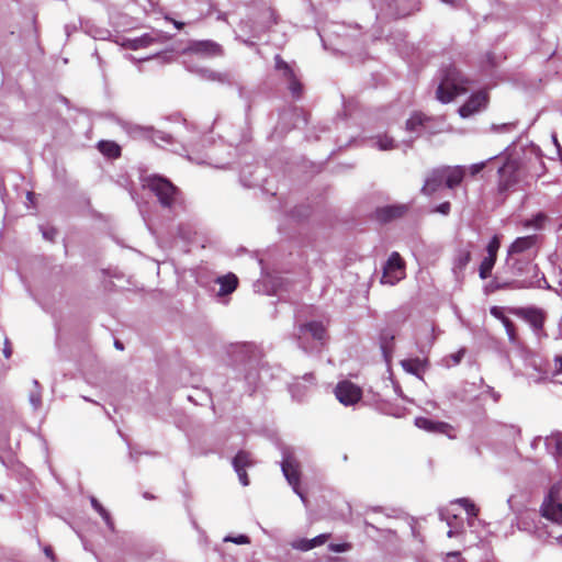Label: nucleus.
<instances>
[{
    "label": "nucleus",
    "mask_w": 562,
    "mask_h": 562,
    "mask_svg": "<svg viewBox=\"0 0 562 562\" xmlns=\"http://www.w3.org/2000/svg\"><path fill=\"white\" fill-rule=\"evenodd\" d=\"M470 81L454 66L442 70L441 79L436 90V98L441 103H449L456 97L464 94L469 90Z\"/></svg>",
    "instance_id": "nucleus-1"
},
{
    "label": "nucleus",
    "mask_w": 562,
    "mask_h": 562,
    "mask_svg": "<svg viewBox=\"0 0 562 562\" xmlns=\"http://www.w3.org/2000/svg\"><path fill=\"white\" fill-rule=\"evenodd\" d=\"M143 187L149 189L164 207H173L180 203L179 190L166 178L148 176L143 178Z\"/></svg>",
    "instance_id": "nucleus-2"
},
{
    "label": "nucleus",
    "mask_w": 562,
    "mask_h": 562,
    "mask_svg": "<svg viewBox=\"0 0 562 562\" xmlns=\"http://www.w3.org/2000/svg\"><path fill=\"white\" fill-rule=\"evenodd\" d=\"M543 518L562 526V484L554 483L546 494L540 506Z\"/></svg>",
    "instance_id": "nucleus-3"
},
{
    "label": "nucleus",
    "mask_w": 562,
    "mask_h": 562,
    "mask_svg": "<svg viewBox=\"0 0 562 562\" xmlns=\"http://www.w3.org/2000/svg\"><path fill=\"white\" fill-rule=\"evenodd\" d=\"M325 326L319 322H311L299 327V344L305 351H312L324 344Z\"/></svg>",
    "instance_id": "nucleus-4"
},
{
    "label": "nucleus",
    "mask_w": 562,
    "mask_h": 562,
    "mask_svg": "<svg viewBox=\"0 0 562 562\" xmlns=\"http://www.w3.org/2000/svg\"><path fill=\"white\" fill-rule=\"evenodd\" d=\"M281 469L288 483L292 486L294 493L301 498L302 503L306 506L307 499L303 492L300 490V470L299 462L293 452L285 450L281 462Z\"/></svg>",
    "instance_id": "nucleus-5"
},
{
    "label": "nucleus",
    "mask_w": 562,
    "mask_h": 562,
    "mask_svg": "<svg viewBox=\"0 0 562 562\" xmlns=\"http://www.w3.org/2000/svg\"><path fill=\"white\" fill-rule=\"evenodd\" d=\"M405 277V266L398 252H392L383 267L381 282L394 285Z\"/></svg>",
    "instance_id": "nucleus-6"
},
{
    "label": "nucleus",
    "mask_w": 562,
    "mask_h": 562,
    "mask_svg": "<svg viewBox=\"0 0 562 562\" xmlns=\"http://www.w3.org/2000/svg\"><path fill=\"white\" fill-rule=\"evenodd\" d=\"M336 398L345 406L357 404L362 397V390L355 383L344 380L334 390Z\"/></svg>",
    "instance_id": "nucleus-7"
},
{
    "label": "nucleus",
    "mask_w": 562,
    "mask_h": 562,
    "mask_svg": "<svg viewBox=\"0 0 562 562\" xmlns=\"http://www.w3.org/2000/svg\"><path fill=\"white\" fill-rule=\"evenodd\" d=\"M406 130L411 133L422 134V133H428V134H435L437 132H441L442 128L436 127V122L434 119L424 115L423 113H414L412 116L406 121Z\"/></svg>",
    "instance_id": "nucleus-8"
},
{
    "label": "nucleus",
    "mask_w": 562,
    "mask_h": 562,
    "mask_svg": "<svg viewBox=\"0 0 562 562\" xmlns=\"http://www.w3.org/2000/svg\"><path fill=\"white\" fill-rule=\"evenodd\" d=\"M519 168L517 162L508 160L499 168V189L502 191L513 188L519 182Z\"/></svg>",
    "instance_id": "nucleus-9"
},
{
    "label": "nucleus",
    "mask_w": 562,
    "mask_h": 562,
    "mask_svg": "<svg viewBox=\"0 0 562 562\" xmlns=\"http://www.w3.org/2000/svg\"><path fill=\"white\" fill-rule=\"evenodd\" d=\"M513 312L514 314L526 321L537 335H539V333L542 330L546 316L541 310L530 307L516 308Z\"/></svg>",
    "instance_id": "nucleus-10"
},
{
    "label": "nucleus",
    "mask_w": 562,
    "mask_h": 562,
    "mask_svg": "<svg viewBox=\"0 0 562 562\" xmlns=\"http://www.w3.org/2000/svg\"><path fill=\"white\" fill-rule=\"evenodd\" d=\"M487 101L488 98L486 92L479 91L473 93L470 99L459 109L460 116L465 119L475 114L486 106Z\"/></svg>",
    "instance_id": "nucleus-11"
},
{
    "label": "nucleus",
    "mask_w": 562,
    "mask_h": 562,
    "mask_svg": "<svg viewBox=\"0 0 562 562\" xmlns=\"http://www.w3.org/2000/svg\"><path fill=\"white\" fill-rule=\"evenodd\" d=\"M189 54H194L204 57H213L222 54L221 46L212 41L194 42L187 50Z\"/></svg>",
    "instance_id": "nucleus-12"
},
{
    "label": "nucleus",
    "mask_w": 562,
    "mask_h": 562,
    "mask_svg": "<svg viewBox=\"0 0 562 562\" xmlns=\"http://www.w3.org/2000/svg\"><path fill=\"white\" fill-rule=\"evenodd\" d=\"M276 68L282 71L283 76L289 81V89L293 97L299 98L302 92V86L295 78L291 67L284 60H282L280 56H276Z\"/></svg>",
    "instance_id": "nucleus-13"
},
{
    "label": "nucleus",
    "mask_w": 562,
    "mask_h": 562,
    "mask_svg": "<svg viewBox=\"0 0 562 562\" xmlns=\"http://www.w3.org/2000/svg\"><path fill=\"white\" fill-rule=\"evenodd\" d=\"M415 425L424 429L428 432H435V434H446L448 436L450 435V431L452 430V427L443 422H435L426 417H417L415 419Z\"/></svg>",
    "instance_id": "nucleus-14"
},
{
    "label": "nucleus",
    "mask_w": 562,
    "mask_h": 562,
    "mask_svg": "<svg viewBox=\"0 0 562 562\" xmlns=\"http://www.w3.org/2000/svg\"><path fill=\"white\" fill-rule=\"evenodd\" d=\"M440 169L445 184L449 189H453L454 187L459 186L465 175V170L461 166L441 167Z\"/></svg>",
    "instance_id": "nucleus-15"
},
{
    "label": "nucleus",
    "mask_w": 562,
    "mask_h": 562,
    "mask_svg": "<svg viewBox=\"0 0 562 562\" xmlns=\"http://www.w3.org/2000/svg\"><path fill=\"white\" fill-rule=\"evenodd\" d=\"M539 237L537 235H529L516 238L508 248V256L515 254L526 252L538 244Z\"/></svg>",
    "instance_id": "nucleus-16"
},
{
    "label": "nucleus",
    "mask_w": 562,
    "mask_h": 562,
    "mask_svg": "<svg viewBox=\"0 0 562 562\" xmlns=\"http://www.w3.org/2000/svg\"><path fill=\"white\" fill-rule=\"evenodd\" d=\"M471 260V251L469 249H459L453 258L452 272L459 280L463 277V271Z\"/></svg>",
    "instance_id": "nucleus-17"
},
{
    "label": "nucleus",
    "mask_w": 562,
    "mask_h": 562,
    "mask_svg": "<svg viewBox=\"0 0 562 562\" xmlns=\"http://www.w3.org/2000/svg\"><path fill=\"white\" fill-rule=\"evenodd\" d=\"M445 183L441 169H434L425 180L424 187L422 188L423 193L431 195Z\"/></svg>",
    "instance_id": "nucleus-18"
},
{
    "label": "nucleus",
    "mask_w": 562,
    "mask_h": 562,
    "mask_svg": "<svg viewBox=\"0 0 562 562\" xmlns=\"http://www.w3.org/2000/svg\"><path fill=\"white\" fill-rule=\"evenodd\" d=\"M490 313L495 318L499 319L505 327L508 339L512 342L516 341V331L513 322L505 315L504 310L499 306H492Z\"/></svg>",
    "instance_id": "nucleus-19"
},
{
    "label": "nucleus",
    "mask_w": 562,
    "mask_h": 562,
    "mask_svg": "<svg viewBox=\"0 0 562 562\" xmlns=\"http://www.w3.org/2000/svg\"><path fill=\"white\" fill-rule=\"evenodd\" d=\"M216 283L220 285L217 295L224 296L235 291L238 284V279L234 273H228L216 279Z\"/></svg>",
    "instance_id": "nucleus-20"
},
{
    "label": "nucleus",
    "mask_w": 562,
    "mask_h": 562,
    "mask_svg": "<svg viewBox=\"0 0 562 562\" xmlns=\"http://www.w3.org/2000/svg\"><path fill=\"white\" fill-rule=\"evenodd\" d=\"M162 38H165V36L159 32L144 34L139 37L130 40V47L132 49L144 48L151 45L155 42H161Z\"/></svg>",
    "instance_id": "nucleus-21"
},
{
    "label": "nucleus",
    "mask_w": 562,
    "mask_h": 562,
    "mask_svg": "<svg viewBox=\"0 0 562 562\" xmlns=\"http://www.w3.org/2000/svg\"><path fill=\"white\" fill-rule=\"evenodd\" d=\"M315 383V378L312 373L305 374L304 376L296 379L290 386V391L292 396L295 398H301L303 393L301 392V387L306 389V384L313 385Z\"/></svg>",
    "instance_id": "nucleus-22"
},
{
    "label": "nucleus",
    "mask_w": 562,
    "mask_h": 562,
    "mask_svg": "<svg viewBox=\"0 0 562 562\" xmlns=\"http://www.w3.org/2000/svg\"><path fill=\"white\" fill-rule=\"evenodd\" d=\"M370 142L371 146L379 150H392L396 147L395 140L386 134H378Z\"/></svg>",
    "instance_id": "nucleus-23"
},
{
    "label": "nucleus",
    "mask_w": 562,
    "mask_h": 562,
    "mask_svg": "<svg viewBox=\"0 0 562 562\" xmlns=\"http://www.w3.org/2000/svg\"><path fill=\"white\" fill-rule=\"evenodd\" d=\"M406 212L405 205H390L378 210V216L382 221L400 217Z\"/></svg>",
    "instance_id": "nucleus-24"
},
{
    "label": "nucleus",
    "mask_w": 562,
    "mask_h": 562,
    "mask_svg": "<svg viewBox=\"0 0 562 562\" xmlns=\"http://www.w3.org/2000/svg\"><path fill=\"white\" fill-rule=\"evenodd\" d=\"M402 368L412 374L418 375L425 367V361L416 358V359H404L401 361Z\"/></svg>",
    "instance_id": "nucleus-25"
},
{
    "label": "nucleus",
    "mask_w": 562,
    "mask_h": 562,
    "mask_svg": "<svg viewBox=\"0 0 562 562\" xmlns=\"http://www.w3.org/2000/svg\"><path fill=\"white\" fill-rule=\"evenodd\" d=\"M495 261H496V256H493V255L487 254L483 258V260L480 265V268H479V274L482 280H485L491 276V272L494 268Z\"/></svg>",
    "instance_id": "nucleus-26"
},
{
    "label": "nucleus",
    "mask_w": 562,
    "mask_h": 562,
    "mask_svg": "<svg viewBox=\"0 0 562 562\" xmlns=\"http://www.w3.org/2000/svg\"><path fill=\"white\" fill-rule=\"evenodd\" d=\"M548 217L544 213H537L531 218L525 220L522 222V226L525 228H533L536 231H541L544 227Z\"/></svg>",
    "instance_id": "nucleus-27"
},
{
    "label": "nucleus",
    "mask_w": 562,
    "mask_h": 562,
    "mask_svg": "<svg viewBox=\"0 0 562 562\" xmlns=\"http://www.w3.org/2000/svg\"><path fill=\"white\" fill-rule=\"evenodd\" d=\"M90 502H91L92 507L95 509V512H98L99 515L102 517V519L104 520V522L109 527V529L113 530L114 524L110 516V513L98 502V499L95 497H93V496L90 497Z\"/></svg>",
    "instance_id": "nucleus-28"
},
{
    "label": "nucleus",
    "mask_w": 562,
    "mask_h": 562,
    "mask_svg": "<svg viewBox=\"0 0 562 562\" xmlns=\"http://www.w3.org/2000/svg\"><path fill=\"white\" fill-rule=\"evenodd\" d=\"M34 390L29 394L30 404L34 409H38L42 406V389L37 380H33Z\"/></svg>",
    "instance_id": "nucleus-29"
},
{
    "label": "nucleus",
    "mask_w": 562,
    "mask_h": 562,
    "mask_svg": "<svg viewBox=\"0 0 562 562\" xmlns=\"http://www.w3.org/2000/svg\"><path fill=\"white\" fill-rule=\"evenodd\" d=\"M100 151L111 158H115L120 156V147L113 142H100L98 145Z\"/></svg>",
    "instance_id": "nucleus-30"
},
{
    "label": "nucleus",
    "mask_w": 562,
    "mask_h": 562,
    "mask_svg": "<svg viewBox=\"0 0 562 562\" xmlns=\"http://www.w3.org/2000/svg\"><path fill=\"white\" fill-rule=\"evenodd\" d=\"M252 464L250 454L245 451H239L236 457L233 459L234 469H244Z\"/></svg>",
    "instance_id": "nucleus-31"
},
{
    "label": "nucleus",
    "mask_w": 562,
    "mask_h": 562,
    "mask_svg": "<svg viewBox=\"0 0 562 562\" xmlns=\"http://www.w3.org/2000/svg\"><path fill=\"white\" fill-rule=\"evenodd\" d=\"M547 446L554 449L559 458H562V434L558 432L547 438Z\"/></svg>",
    "instance_id": "nucleus-32"
},
{
    "label": "nucleus",
    "mask_w": 562,
    "mask_h": 562,
    "mask_svg": "<svg viewBox=\"0 0 562 562\" xmlns=\"http://www.w3.org/2000/svg\"><path fill=\"white\" fill-rule=\"evenodd\" d=\"M467 512L469 516V524L472 525V519L477 516L479 509L468 498H459L457 501Z\"/></svg>",
    "instance_id": "nucleus-33"
},
{
    "label": "nucleus",
    "mask_w": 562,
    "mask_h": 562,
    "mask_svg": "<svg viewBox=\"0 0 562 562\" xmlns=\"http://www.w3.org/2000/svg\"><path fill=\"white\" fill-rule=\"evenodd\" d=\"M501 247V237L498 235L493 236L486 247V252L497 257L498 249Z\"/></svg>",
    "instance_id": "nucleus-34"
},
{
    "label": "nucleus",
    "mask_w": 562,
    "mask_h": 562,
    "mask_svg": "<svg viewBox=\"0 0 562 562\" xmlns=\"http://www.w3.org/2000/svg\"><path fill=\"white\" fill-rule=\"evenodd\" d=\"M464 353H465V350L464 349H460L456 353L450 355L447 358V360H446L447 366H457V364H459L460 361L462 360V358L464 357Z\"/></svg>",
    "instance_id": "nucleus-35"
},
{
    "label": "nucleus",
    "mask_w": 562,
    "mask_h": 562,
    "mask_svg": "<svg viewBox=\"0 0 562 562\" xmlns=\"http://www.w3.org/2000/svg\"><path fill=\"white\" fill-rule=\"evenodd\" d=\"M292 548L301 551H308L312 549V546L310 539H299L292 542Z\"/></svg>",
    "instance_id": "nucleus-36"
},
{
    "label": "nucleus",
    "mask_w": 562,
    "mask_h": 562,
    "mask_svg": "<svg viewBox=\"0 0 562 562\" xmlns=\"http://www.w3.org/2000/svg\"><path fill=\"white\" fill-rule=\"evenodd\" d=\"M224 541L225 542H233V543H236V544H246V543H249V538L245 535H239L237 537H233V536H226L224 538Z\"/></svg>",
    "instance_id": "nucleus-37"
},
{
    "label": "nucleus",
    "mask_w": 562,
    "mask_h": 562,
    "mask_svg": "<svg viewBox=\"0 0 562 562\" xmlns=\"http://www.w3.org/2000/svg\"><path fill=\"white\" fill-rule=\"evenodd\" d=\"M201 74L204 78L209 79V80H218V81H224L225 80V76L224 75H221V74H216L212 70H207V69H203L201 70Z\"/></svg>",
    "instance_id": "nucleus-38"
},
{
    "label": "nucleus",
    "mask_w": 562,
    "mask_h": 562,
    "mask_svg": "<svg viewBox=\"0 0 562 562\" xmlns=\"http://www.w3.org/2000/svg\"><path fill=\"white\" fill-rule=\"evenodd\" d=\"M381 349L386 361L390 360L392 348L389 346L387 337L382 336Z\"/></svg>",
    "instance_id": "nucleus-39"
},
{
    "label": "nucleus",
    "mask_w": 562,
    "mask_h": 562,
    "mask_svg": "<svg viewBox=\"0 0 562 562\" xmlns=\"http://www.w3.org/2000/svg\"><path fill=\"white\" fill-rule=\"evenodd\" d=\"M328 538V535L327 533H322V535H318L316 536L315 538L313 539H310V542H311V546H312V549L313 548H316L318 546H322L326 542Z\"/></svg>",
    "instance_id": "nucleus-40"
},
{
    "label": "nucleus",
    "mask_w": 562,
    "mask_h": 562,
    "mask_svg": "<svg viewBox=\"0 0 562 562\" xmlns=\"http://www.w3.org/2000/svg\"><path fill=\"white\" fill-rule=\"evenodd\" d=\"M548 544L558 546L562 548V535L553 536L552 533H548V539L544 540Z\"/></svg>",
    "instance_id": "nucleus-41"
},
{
    "label": "nucleus",
    "mask_w": 562,
    "mask_h": 562,
    "mask_svg": "<svg viewBox=\"0 0 562 562\" xmlns=\"http://www.w3.org/2000/svg\"><path fill=\"white\" fill-rule=\"evenodd\" d=\"M42 234H43V237L47 240H54L57 232L55 228L53 227H43L42 228Z\"/></svg>",
    "instance_id": "nucleus-42"
},
{
    "label": "nucleus",
    "mask_w": 562,
    "mask_h": 562,
    "mask_svg": "<svg viewBox=\"0 0 562 562\" xmlns=\"http://www.w3.org/2000/svg\"><path fill=\"white\" fill-rule=\"evenodd\" d=\"M234 470L237 473L239 482L241 483V485L243 486H247L249 484V481H248V476H247L246 470H244V469H234Z\"/></svg>",
    "instance_id": "nucleus-43"
},
{
    "label": "nucleus",
    "mask_w": 562,
    "mask_h": 562,
    "mask_svg": "<svg viewBox=\"0 0 562 562\" xmlns=\"http://www.w3.org/2000/svg\"><path fill=\"white\" fill-rule=\"evenodd\" d=\"M482 394H486L493 398L494 402L499 400V393H497L492 386L485 385Z\"/></svg>",
    "instance_id": "nucleus-44"
},
{
    "label": "nucleus",
    "mask_w": 562,
    "mask_h": 562,
    "mask_svg": "<svg viewBox=\"0 0 562 562\" xmlns=\"http://www.w3.org/2000/svg\"><path fill=\"white\" fill-rule=\"evenodd\" d=\"M486 162L485 161H482V162H477V164H473L471 167H470V172L472 176H475L476 173H479L480 171H482L485 167Z\"/></svg>",
    "instance_id": "nucleus-45"
},
{
    "label": "nucleus",
    "mask_w": 562,
    "mask_h": 562,
    "mask_svg": "<svg viewBox=\"0 0 562 562\" xmlns=\"http://www.w3.org/2000/svg\"><path fill=\"white\" fill-rule=\"evenodd\" d=\"M435 212L441 213L443 215L449 214V212H450V203L449 202L441 203L440 205H438L436 207Z\"/></svg>",
    "instance_id": "nucleus-46"
},
{
    "label": "nucleus",
    "mask_w": 562,
    "mask_h": 562,
    "mask_svg": "<svg viewBox=\"0 0 562 562\" xmlns=\"http://www.w3.org/2000/svg\"><path fill=\"white\" fill-rule=\"evenodd\" d=\"M446 562H461L460 553L458 551L449 552L446 557Z\"/></svg>",
    "instance_id": "nucleus-47"
},
{
    "label": "nucleus",
    "mask_w": 562,
    "mask_h": 562,
    "mask_svg": "<svg viewBox=\"0 0 562 562\" xmlns=\"http://www.w3.org/2000/svg\"><path fill=\"white\" fill-rule=\"evenodd\" d=\"M330 550L331 551H335V552H345L348 548L347 544L342 543V544H330L329 546Z\"/></svg>",
    "instance_id": "nucleus-48"
},
{
    "label": "nucleus",
    "mask_w": 562,
    "mask_h": 562,
    "mask_svg": "<svg viewBox=\"0 0 562 562\" xmlns=\"http://www.w3.org/2000/svg\"><path fill=\"white\" fill-rule=\"evenodd\" d=\"M447 524H448V526L450 527V529H449V531H448L447 536H448L449 538H452V537L457 536V535L459 533V531H458L457 529H453V528H452V522L448 519Z\"/></svg>",
    "instance_id": "nucleus-49"
},
{
    "label": "nucleus",
    "mask_w": 562,
    "mask_h": 562,
    "mask_svg": "<svg viewBox=\"0 0 562 562\" xmlns=\"http://www.w3.org/2000/svg\"><path fill=\"white\" fill-rule=\"evenodd\" d=\"M44 553H45V555H46L47 558H50L52 560L54 559V557H53V550H52V548H50V547H46V548L44 549Z\"/></svg>",
    "instance_id": "nucleus-50"
},
{
    "label": "nucleus",
    "mask_w": 562,
    "mask_h": 562,
    "mask_svg": "<svg viewBox=\"0 0 562 562\" xmlns=\"http://www.w3.org/2000/svg\"><path fill=\"white\" fill-rule=\"evenodd\" d=\"M3 353H4V357H5V358H10V356H11V349H10V347L8 346V341H5V347H4V349H3Z\"/></svg>",
    "instance_id": "nucleus-51"
},
{
    "label": "nucleus",
    "mask_w": 562,
    "mask_h": 562,
    "mask_svg": "<svg viewBox=\"0 0 562 562\" xmlns=\"http://www.w3.org/2000/svg\"><path fill=\"white\" fill-rule=\"evenodd\" d=\"M443 3H447V4H450V5H454L456 4V0H441Z\"/></svg>",
    "instance_id": "nucleus-52"
},
{
    "label": "nucleus",
    "mask_w": 562,
    "mask_h": 562,
    "mask_svg": "<svg viewBox=\"0 0 562 562\" xmlns=\"http://www.w3.org/2000/svg\"><path fill=\"white\" fill-rule=\"evenodd\" d=\"M173 23H175V25H176V27H177V29H181V27L183 26V23H182V22H177V21H175Z\"/></svg>",
    "instance_id": "nucleus-53"
},
{
    "label": "nucleus",
    "mask_w": 562,
    "mask_h": 562,
    "mask_svg": "<svg viewBox=\"0 0 562 562\" xmlns=\"http://www.w3.org/2000/svg\"><path fill=\"white\" fill-rule=\"evenodd\" d=\"M115 347L117 349H123V346H122V344L120 341H115Z\"/></svg>",
    "instance_id": "nucleus-54"
},
{
    "label": "nucleus",
    "mask_w": 562,
    "mask_h": 562,
    "mask_svg": "<svg viewBox=\"0 0 562 562\" xmlns=\"http://www.w3.org/2000/svg\"><path fill=\"white\" fill-rule=\"evenodd\" d=\"M31 196H32V193L27 192V199H31Z\"/></svg>",
    "instance_id": "nucleus-55"
}]
</instances>
